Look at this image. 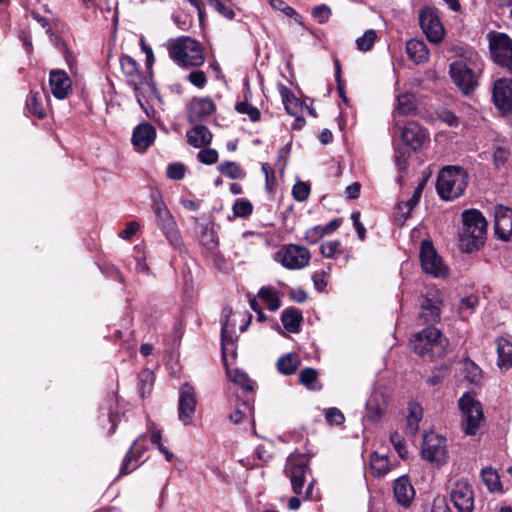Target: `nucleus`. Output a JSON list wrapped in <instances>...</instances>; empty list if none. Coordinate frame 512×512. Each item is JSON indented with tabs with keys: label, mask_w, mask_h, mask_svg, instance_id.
I'll list each match as a JSON object with an SVG mask.
<instances>
[{
	"label": "nucleus",
	"mask_w": 512,
	"mask_h": 512,
	"mask_svg": "<svg viewBox=\"0 0 512 512\" xmlns=\"http://www.w3.org/2000/svg\"><path fill=\"white\" fill-rule=\"evenodd\" d=\"M185 175V167L183 164H170L167 167V177L173 180H180Z\"/></svg>",
	"instance_id": "obj_57"
},
{
	"label": "nucleus",
	"mask_w": 512,
	"mask_h": 512,
	"mask_svg": "<svg viewBox=\"0 0 512 512\" xmlns=\"http://www.w3.org/2000/svg\"><path fill=\"white\" fill-rule=\"evenodd\" d=\"M423 416L421 406L415 402H410L408 405V415L406 420V432L414 435L419 429V422Z\"/></svg>",
	"instance_id": "obj_37"
},
{
	"label": "nucleus",
	"mask_w": 512,
	"mask_h": 512,
	"mask_svg": "<svg viewBox=\"0 0 512 512\" xmlns=\"http://www.w3.org/2000/svg\"><path fill=\"white\" fill-rule=\"evenodd\" d=\"M279 91L286 112L295 117L296 125H294V128H301L305 124L304 118L300 115L302 102L284 85L280 86Z\"/></svg>",
	"instance_id": "obj_21"
},
{
	"label": "nucleus",
	"mask_w": 512,
	"mask_h": 512,
	"mask_svg": "<svg viewBox=\"0 0 512 512\" xmlns=\"http://www.w3.org/2000/svg\"><path fill=\"white\" fill-rule=\"evenodd\" d=\"M376 38L377 34L374 30L370 29L365 31V33L356 40L357 48L360 51H369L373 47Z\"/></svg>",
	"instance_id": "obj_46"
},
{
	"label": "nucleus",
	"mask_w": 512,
	"mask_h": 512,
	"mask_svg": "<svg viewBox=\"0 0 512 512\" xmlns=\"http://www.w3.org/2000/svg\"><path fill=\"white\" fill-rule=\"evenodd\" d=\"M320 252L326 258H335L341 253V242L338 240L323 242L320 246Z\"/></svg>",
	"instance_id": "obj_47"
},
{
	"label": "nucleus",
	"mask_w": 512,
	"mask_h": 512,
	"mask_svg": "<svg viewBox=\"0 0 512 512\" xmlns=\"http://www.w3.org/2000/svg\"><path fill=\"white\" fill-rule=\"evenodd\" d=\"M492 58L498 65L512 72V40L505 33H494L489 40Z\"/></svg>",
	"instance_id": "obj_11"
},
{
	"label": "nucleus",
	"mask_w": 512,
	"mask_h": 512,
	"mask_svg": "<svg viewBox=\"0 0 512 512\" xmlns=\"http://www.w3.org/2000/svg\"><path fill=\"white\" fill-rule=\"evenodd\" d=\"M261 170L265 175V185L267 190L272 191L276 183L274 170L267 163L262 164Z\"/></svg>",
	"instance_id": "obj_56"
},
{
	"label": "nucleus",
	"mask_w": 512,
	"mask_h": 512,
	"mask_svg": "<svg viewBox=\"0 0 512 512\" xmlns=\"http://www.w3.org/2000/svg\"><path fill=\"white\" fill-rule=\"evenodd\" d=\"M419 24L422 32L432 44H440L445 37V28L440 20L438 10L424 6L419 11Z\"/></svg>",
	"instance_id": "obj_9"
},
{
	"label": "nucleus",
	"mask_w": 512,
	"mask_h": 512,
	"mask_svg": "<svg viewBox=\"0 0 512 512\" xmlns=\"http://www.w3.org/2000/svg\"><path fill=\"white\" fill-rule=\"evenodd\" d=\"M461 217L462 228L459 231L461 250L470 253L480 249L486 241L487 220L477 209L464 210Z\"/></svg>",
	"instance_id": "obj_1"
},
{
	"label": "nucleus",
	"mask_w": 512,
	"mask_h": 512,
	"mask_svg": "<svg viewBox=\"0 0 512 512\" xmlns=\"http://www.w3.org/2000/svg\"><path fill=\"white\" fill-rule=\"evenodd\" d=\"M141 437L142 436L134 440L130 449L126 453L120 467V475H127L135 470L138 465H132V462H137L142 457L143 453L147 450L146 446L139 444Z\"/></svg>",
	"instance_id": "obj_27"
},
{
	"label": "nucleus",
	"mask_w": 512,
	"mask_h": 512,
	"mask_svg": "<svg viewBox=\"0 0 512 512\" xmlns=\"http://www.w3.org/2000/svg\"><path fill=\"white\" fill-rule=\"evenodd\" d=\"M410 344L418 355L436 359L446 354L449 342L440 330L429 326L415 333L410 340Z\"/></svg>",
	"instance_id": "obj_5"
},
{
	"label": "nucleus",
	"mask_w": 512,
	"mask_h": 512,
	"mask_svg": "<svg viewBox=\"0 0 512 512\" xmlns=\"http://www.w3.org/2000/svg\"><path fill=\"white\" fill-rule=\"evenodd\" d=\"M49 83L52 94L58 99H65L71 91V80L63 70H52Z\"/></svg>",
	"instance_id": "obj_24"
},
{
	"label": "nucleus",
	"mask_w": 512,
	"mask_h": 512,
	"mask_svg": "<svg viewBox=\"0 0 512 512\" xmlns=\"http://www.w3.org/2000/svg\"><path fill=\"white\" fill-rule=\"evenodd\" d=\"M390 442L393 445L399 457L402 459H406L408 456V451L404 443L403 437L397 431H393L390 433Z\"/></svg>",
	"instance_id": "obj_49"
},
{
	"label": "nucleus",
	"mask_w": 512,
	"mask_h": 512,
	"mask_svg": "<svg viewBox=\"0 0 512 512\" xmlns=\"http://www.w3.org/2000/svg\"><path fill=\"white\" fill-rule=\"evenodd\" d=\"M120 65L121 70L126 77V82L133 91L144 88L151 90L149 85L154 83L151 71H147L146 73L141 72L136 60L128 55L120 58Z\"/></svg>",
	"instance_id": "obj_10"
},
{
	"label": "nucleus",
	"mask_w": 512,
	"mask_h": 512,
	"mask_svg": "<svg viewBox=\"0 0 512 512\" xmlns=\"http://www.w3.org/2000/svg\"><path fill=\"white\" fill-rule=\"evenodd\" d=\"M148 430L151 432V443L155 445L158 450H160V447H165L161 442L162 433L160 430L156 429L154 423H149Z\"/></svg>",
	"instance_id": "obj_64"
},
{
	"label": "nucleus",
	"mask_w": 512,
	"mask_h": 512,
	"mask_svg": "<svg viewBox=\"0 0 512 512\" xmlns=\"http://www.w3.org/2000/svg\"><path fill=\"white\" fill-rule=\"evenodd\" d=\"M292 195L298 202L306 201L310 195V186L306 182L298 181L292 188Z\"/></svg>",
	"instance_id": "obj_51"
},
{
	"label": "nucleus",
	"mask_w": 512,
	"mask_h": 512,
	"mask_svg": "<svg viewBox=\"0 0 512 512\" xmlns=\"http://www.w3.org/2000/svg\"><path fill=\"white\" fill-rule=\"evenodd\" d=\"M188 143L194 147L207 145L212 140V134L209 129L203 125H195L193 129L187 132Z\"/></svg>",
	"instance_id": "obj_34"
},
{
	"label": "nucleus",
	"mask_w": 512,
	"mask_h": 512,
	"mask_svg": "<svg viewBox=\"0 0 512 512\" xmlns=\"http://www.w3.org/2000/svg\"><path fill=\"white\" fill-rule=\"evenodd\" d=\"M149 86L151 87V90L144 88L141 90H136L134 91V93L138 104L140 105L141 109L146 114V116L150 119H155L157 112L154 109L153 105L150 104L149 100L157 101L158 103L162 104V98L155 83L150 84Z\"/></svg>",
	"instance_id": "obj_22"
},
{
	"label": "nucleus",
	"mask_w": 512,
	"mask_h": 512,
	"mask_svg": "<svg viewBox=\"0 0 512 512\" xmlns=\"http://www.w3.org/2000/svg\"><path fill=\"white\" fill-rule=\"evenodd\" d=\"M467 184L468 174L462 167L447 166L438 175L436 189L443 200L451 201L464 193Z\"/></svg>",
	"instance_id": "obj_6"
},
{
	"label": "nucleus",
	"mask_w": 512,
	"mask_h": 512,
	"mask_svg": "<svg viewBox=\"0 0 512 512\" xmlns=\"http://www.w3.org/2000/svg\"><path fill=\"white\" fill-rule=\"evenodd\" d=\"M477 305L478 297L475 295H470L461 299L458 309L460 313H463L473 310Z\"/></svg>",
	"instance_id": "obj_62"
},
{
	"label": "nucleus",
	"mask_w": 512,
	"mask_h": 512,
	"mask_svg": "<svg viewBox=\"0 0 512 512\" xmlns=\"http://www.w3.org/2000/svg\"><path fill=\"white\" fill-rule=\"evenodd\" d=\"M421 454L422 457L429 462L437 464L445 463L447 458L446 439L434 432L425 434Z\"/></svg>",
	"instance_id": "obj_12"
},
{
	"label": "nucleus",
	"mask_w": 512,
	"mask_h": 512,
	"mask_svg": "<svg viewBox=\"0 0 512 512\" xmlns=\"http://www.w3.org/2000/svg\"><path fill=\"white\" fill-rule=\"evenodd\" d=\"M441 301L438 297L433 295L432 297L425 296L421 301V311L419 314V320L422 324L432 325L437 323L441 317Z\"/></svg>",
	"instance_id": "obj_23"
},
{
	"label": "nucleus",
	"mask_w": 512,
	"mask_h": 512,
	"mask_svg": "<svg viewBox=\"0 0 512 512\" xmlns=\"http://www.w3.org/2000/svg\"><path fill=\"white\" fill-rule=\"evenodd\" d=\"M151 209L155 215L157 226L168 242L175 248H180L182 238L177 223L160 194L152 196Z\"/></svg>",
	"instance_id": "obj_7"
},
{
	"label": "nucleus",
	"mask_w": 512,
	"mask_h": 512,
	"mask_svg": "<svg viewBox=\"0 0 512 512\" xmlns=\"http://www.w3.org/2000/svg\"><path fill=\"white\" fill-rule=\"evenodd\" d=\"M302 314L296 308H287L282 312L281 322L284 328L290 333H297L300 330Z\"/></svg>",
	"instance_id": "obj_35"
},
{
	"label": "nucleus",
	"mask_w": 512,
	"mask_h": 512,
	"mask_svg": "<svg viewBox=\"0 0 512 512\" xmlns=\"http://www.w3.org/2000/svg\"><path fill=\"white\" fill-rule=\"evenodd\" d=\"M509 150L504 147H497L493 154L494 164L499 168L503 166L509 158Z\"/></svg>",
	"instance_id": "obj_63"
},
{
	"label": "nucleus",
	"mask_w": 512,
	"mask_h": 512,
	"mask_svg": "<svg viewBox=\"0 0 512 512\" xmlns=\"http://www.w3.org/2000/svg\"><path fill=\"white\" fill-rule=\"evenodd\" d=\"M198 158L202 163L211 165L218 160V153L215 149H203L198 153Z\"/></svg>",
	"instance_id": "obj_58"
},
{
	"label": "nucleus",
	"mask_w": 512,
	"mask_h": 512,
	"mask_svg": "<svg viewBox=\"0 0 512 512\" xmlns=\"http://www.w3.org/2000/svg\"><path fill=\"white\" fill-rule=\"evenodd\" d=\"M169 56L180 67H199L205 61L204 48L200 42L189 36L169 41Z\"/></svg>",
	"instance_id": "obj_4"
},
{
	"label": "nucleus",
	"mask_w": 512,
	"mask_h": 512,
	"mask_svg": "<svg viewBox=\"0 0 512 512\" xmlns=\"http://www.w3.org/2000/svg\"><path fill=\"white\" fill-rule=\"evenodd\" d=\"M299 381L309 390H320L321 385L318 382V372L314 368H304L299 373Z\"/></svg>",
	"instance_id": "obj_39"
},
{
	"label": "nucleus",
	"mask_w": 512,
	"mask_h": 512,
	"mask_svg": "<svg viewBox=\"0 0 512 512\" xmlns=\"http://www.w3.org/2000/svg\"><path fill=\"white\" fill-rule=\"evenodd\" d=\"M420 261L424 272L427 274L434 277H443L448 273L447 266L429 241H423L421 244Z\"/></svg>",
	"instance_id": "obj_14"
},
{
	"label": "nucleus",
	"mask_w": 512,
	"mask_h": 512,
	"mask_svg": "<svg viewBox=\"0 0 512 512\" xmlns=\"http://www.w3.org/2000/svg\"><path fill=\"white\" fill-rule=\"evenodd\" d=\"M26 108L34 116L43 118L45 116V109L41 102V94L39 92L31 91L26 99Z\"/></svg>",
	"instance_id": "obj_40"
},
{
	"label": "nucleus",
	"mask_w": 512,
	"mask_h": 512,
	"mask_svg": "<svg viewBox=\"0 0 512 512\" xmlns=\"http://www.w3.org/2000/svg\"><path fill=\"white\" fill-rule=\"evenodd\" d=\"M199 229L200 244L206 249L207 252L211 253L213 256H216L218 248V238L213 227L207 224L200 225Z\"/></svg>",
	"instance_id": "obj_33"
},
{
	"label": "nucleus",
	"mask_w": 512,
	"mask_h": 512,
	"mask_svg": "<svg viewBox=\"0 0 512 512\" xmlns=\"http://www.w3.org/2000/svg\"><path fill=\"white\" fill-rule=\"evenodd\" d=\"M494 229L497 237L503 241L512 238V209L503 205L495 206Z\"/></svg>",
	"instance_id": "obj_19"
},
{
	"label": "nucleus",
	"mask_w": 512,
	"mask_h": 512,
	"mask_svg": "<svg viewBox=\"0 0 512 512\" xmlns=\"http://www.w3.org/2000/svg\"><path fill=\"white\" fill-rule=\"evenodd\" d=\"M428 139V134L418 123L407 122L399 127V140L394 138L395 159L400 170H404L412 151L420 149Z\"/></svg>",
	"instance_id": "obj_3"
},
{
	"label": "nucleus",
	"mask_w": 512,
	"mask_h": 512,
	"mask_svg": "<svg viewBox=\"0 0 512 512\" xmlns=\"http://www.w3.org/2000/svg\"><path fill=\"white\" fill-rule=\"evenodd\" d=\"M232 209L235 216L240 218H246L251 215L253 211V206L249 200L238 199L234 203Z\"/></svg>",
	"instance_id": "obj_48"
},
{
	"label": "nucleus",
	"mask_w": 512,
	"mask_h": 512,
	"mask_svg": "<svg viewBox=\"0 0 512 512\" xmlns=\"http://www.w3.org/2000/svg\"><path fill=\"white\" fill-rule=\"evenodd\" d=\"M188 80L198 88H203L207 82L206 74L201 70L192 71L188 75Z\"/></svg>",
	"instance_id": "obj_61"
},
{
	"label": "nucleus",
	"mask_w": 512,
	"mask_h": 512,
	"mask_svg": "<svg viewBox=\"0 0 512 512\" xmlns=\"http://www.w3.org/2000/svg\"><path fill=\"white\" fill-rule=\"evenodd\" d=\"M492 99L499 110L510 111L512 109V79H497L493 84Z\"/></svg>",
	"instance_id": "obj_18"
},
{
	"label": "nucleus",
	"mask_w": 512,
	"mask_h": 512,
	"mask_svg": "<svg viewBox=\"0 0 512 512\" xmlns=\"http://www.w3.org/2000/svg\"><path fill=\"white\" fill-rule=\"evenodd\" d=\"M301 364L299 356L295 353H288L281 356L276 363L278 371L283 375L294 374Z\"/></svg>",
	"instance_id": "obj_36"
},
{
	"label": "nucleus",
	"mask_w": 512,
	"mask_h": 512,
	"mask_svg": "<svg viewBox=\"0 0 512 512\" xmlns=\"http://www.w3.org/2000/svg\"><path fill=\"white\" fill-rule=\"evenodd\" d=\"M235 336L232 330L229 329V325L226 322L222 323L221 328V348H222V355L223 359L225 360L227 357V354L230 352L231 354H234V343H235Z\"/></svg>",
	"instance_id": "obj_38"
},
{
	"label": "nucleus",
	"mask_w": 512,
	"mask_h": 512,
	"mask_svg": "<svg viewBox=\"0 0 512 512\" xmlns=\"http://www.w3.org/2000/svg\"><path fill=\"white\" fill-rule=\"evenodd\" d=\"M409 58L416 64L425 63L429 59V50L423 40L411 39L406 43Z\"/></svg>",
	"instance_id": "obj_30"
},
{
	"label": "nucleus",
	"mask_w": 512,
	"mask_h": 512,
	"mask_svg": "<svg viewBox=\"0 0 512 512\" xmlns=\"http://www.w3.org/2000/svg\"><path fill=\"white\" fill-rule=\"evenodd\" d=\"M156 137L155 128L148 123L137 125L132 134V144L137 152L146 151L154 142Z\"/></svg>",
	"instance_id": "obj_20"
},
{
	"label": "nucleus",
	"mask_w": 512,
	"mask_h": 512,
	"mask_svg": "<svg viewBox=\"0 0 512 512\" xmlns=\"http://www.w3.org/2000/svg\"><path fill=\"white\" fill-rule=\"evenodd\" d=\"M325 419L331 425H340L345 420L343 413L335 407L325 410Z\"/></svg>",
	"instance_id": "obj_54"
},
{
	"label": "nucleus",
	"mask_w": 512,
	"mask_h": 512,
	"mask_svg": "<svg viewBox=\"0 0 512 512\" xmlns=\"http://www.w3.org/2000/svg\"><path fill=\"white\" fill-rule=\"evenodd\" d=\"M258 297L263 300L268 309L271 311H276L280 307V299L277 293L270 287H262L258 292Z\"/></svg>",
	"instance_id": "obj_43"
},
{
	"label": "nucleus",
	"mask_w": 512,
	"mask_h": 512,
	"mask_svg": "<svg viewBox=\"0 0 512 512\" xmlns=\"http://www.w3.org/2000/svg\"><path fill=\"white\" fill-rule=\"evenodd\" d=\"M275 259L287 269H301L308 265L310 253L305 247L291 244L278 251Z\"/></svg>",
	"instance_id": "obj_13"
},
{
	"label": "nucleus",
	"mask_w": 512,
	"mask_h": 512,
	"mask_svg": "<svg viewBox=\"0 0 512 512\" xmlns=\"http://www.w3.org/2000/svg\"><path fill=\"white\" fill-rule=\"evenodd\" d=\"M417 113V100L412 93H402L397 95L396 106L393 110V119L395 121V127L398 126L396 121L399 116H413Z\"/></svg>",
	"instance_id": "obj_25"
},
{
	"label": "nucleus",
	"mask_w": 512,
	"mask_h": 512,
	"mask_svg": "<svg viewBox=\"0 0 512 512\" xmlns=\"http://www.w3.org/2000/svg\"><path fill=\"white\" fill-rule=\"evenodd\" d=\"M197 398L195 389L185 382L179 391L178 419L184 425H190L196 412Z\"/></svg>",
	"instance_id": "obj_15"
},
{
	"label": "nucleus",
	"mask_w": 512,
	"mask_h": 512,
	"mask_svg": "<svg viewBox=\"0 0 512 512\" xmlns=\"http://www.w3.org/2000/svg\"><path fill=\"white\" fill-rule=\"evenodd\" d=\"M393 491L396 501L404 507H408L415 496V490L406 476L395 480Z\"/></svg>",
	"instance_id": "obj_26"
},
{
	"label": "nucleus",
	"mask_w": 512,
	"mask_h": 512,
	"mask_svg": "<svg viewBox=\"0 0 512 512\" xmlns=\"http://www.w3.org/2000/svg\"><path fill=\"white\" fill-rule=\"evenodd\" d=\"M141 437L142 436L134 440L130 449L126 453L120 467V475H127L135 470L138 465H132V462H137L142 457L143 453L147 450L146 446L139 444Z\"/></svg>",
	"instance_id": "obj_28"
},
{
	"label": "nucleus",
	"mask_w": 512,
	"mask_h": 512,
	"mask_svg": "<svg viewBox=\"0 0 512 512\" xmlns=\"http://www.w3.org/2000/svg\"><path fill=\"white\" fill-rule=\"evenodd\" d=\"M482 60L475 51H467L464 57L450 64L449 74L455 85L464 93L473 92L478 84L477 71L482 68Z\"/></svg>",
	"instance_id": "obj_2"
},
{
	"label": "nucleus",
	"mask_w": 512,
	"mask_h": 512,
	"mask_svg": "<svg viewBox=\"0 0 512 512\" xmlns=\"http://www.w3.org/2000/svg\"><path fill=\"white\" fill-rule=\"evenodd\" d=\"M370 466L372 473L376 476L385 475L390 470L388 457L386 455H379L376 452L371 455Z\"/></svg>",
	"instance_id": "obj_42"
},
{
	"label": "nucleus",
	"mask_w": 512,
	"mask_h": 512,
	"mask_svg": "<svg viewBox=\"0 0 512 512\" xmlns=\"http://www.w3.org/2000/svg\"><path fill=\"white\" fill-rule=\"evenodd\" d=\"M270 4L274 9L282 11L288 17L294 18L297 23H299V24L302 23L301 22L302 17L296 12V10L294 8L286 5L283 0H271Z\"/></svg>",
	"instance_id": "obj_50"
},
{
	"label": "nucleus",
	"mask_w": 512,
	"mask_h": 512,
	"mask_svg": "<svg viewBox=\"0 0 512 512\" xmlns=\"http://www.w3.org/2000/svg\"><path fill=\"white\" fill-rule=\"evenodd\" d=\"M422 190L423 186L420 184L415 188L413 195L407 201H401L398 203L397 208L399 213H401V216L406 218L411 213L413 208L419 203Z\"/></svg>",
	"instance_id": "obj_41"
},
{
	"label": "nucleus",
	"mask_w": 512,
	"mask_h": 512,
	"mask_svg": "<svg viewBox=\"0 0 512 512\" xmlns=\"http://www.w3.org/2000/svg\"><path fill=\"white\" fill-rule=\"evenodd\" d=\"M215 111V104L209 98H201L194 101L190 110V121L195 122L200 118L211 115Z\"/></svg>",
	"instance_id": "obj_32"
},
{
	"label": "nucleus",
	"mask_w": 512,
	"mask_h": 512,
	"mask_svg": "<svg viewBox=\"0 0 512 512\" xmlns=\"http://www.w3.org/2000/svg\"><path fill=\"white\" fill-rule=\"evenodd\" d=\"M218 170L230 179H237L240 176L241 170L239 166L232 161H226L218 166Z\"/></svg>",
	"instance_id": "obj_52"
},
{
	"label": "nucleus",
	"mask_w": 512,
	"mask_h": 512,
	"mask_svg": "<svg viewBox=\"0 0 512 512\" xmlns=\"http://www.w3.org/2000/svg\"><path fill=\"white\" fill-rule=\"evenodd\" d=\"M331 14L330 8L326 5H319L313 8L312 15L319 23H325Z\"/></svg>",
	"instance_id": "obj_60"
},
{
	"label": "nucleus",
	"mask_w": 512,
	"mask_h": 512,
	"mask_svg": "<svg viewBox=\"0 0 512 512\" xmlns=\"http://www.w3.org/2000/svg\"><path fill=\"white\" fill-rule=\"evenodd\" d=\"M231 380L246 390H250L251 386L249 385L248 376L239 370H235L234 372H228Z\"/></svg>",
	"instance_id": "obj_59"
},
{
	"label": "nucleus",
	"mask_w": 512,
	"mask_h": 512,
	"mask_svg": "<svg viewBox=\"0 0 512 512\" xmlns=\"http://www.w3.org/2000/svg\"><path fill=\"white\" fill-rule=\"evenodd\" d=\"M462 413V426L467 435H476L483 420L482 405L469 392H466L458 401Z\"/></svg>",
	"instance_id": "obj_8"
},
{
	"label": "nucleus",
	"mask_w": 512,
	"mask_h": 512,
	"mask_svg": "<svg viewBox=\"0 0 512 512\" xmlns=\"http://www.w3.org/2000/svg\"><path fill=\"white\" fill-rule=\"evenodd\" d=\"M235 110L240 114H247L252 122H257L260 120L261 114L259 109L248 103L247 100L236 103Z\"/></svg>",
	"instance_id": "obj_45"
},
{
	"label": "nucleus",
	"mask_w": 512,
	"mask_h": 512,
	"mask_svg": "<svg viewBox=\"0 0 512 512\" xmlns=\"http://www.w3.org/2000/svg\"><path fill=\"white\" fill-rule=\"evenodd\" d=\"M309 471L307 460L301 456H290L287 459L285 473L290 478L292 490L295 494L301 495L306 474Z\"/></svg>",
	"instance_id": "obj_16"
},
{
	"label": "nucleus",
	"mask_w": 512,
	"mask_h": 512,
	"mask_svg": "<svg viewBox=\"0 0 512 512\" xmlns=\"http://www.w3.org/2000/svg\"><path fill=\"white\" fill-rule=\"evenodd\" d=\"M481 477L487 488L494 492L498 489L500 482L499 476L495 470L492 468H483L481 470Z\"/></svg>",
	"instance_id": "obj_44"
},
{
	"label": "nucleus",
	"mask_w": 512,
	"mask_h": 512,
	"mask_svg": "<svg viewBox=\"0 0 512 512\" xmlns=\"http://www.w3.org/2000/svg\"><path fill=\"white\" fill-rule=\"evenodd\" d=\"M497 344V365L503 370L507 371L512 367V343L505 338H498Z\"/></svg>",
	"instance_id": "obj_31"
},
{
	"label": "nucleus",
	"mask_w": 512,
	"mask_h": 512,
	"mask_svg": "<svg viewBox=\"0 0 512 512\" xmlns=\"http://www.w3.org/2000/svg\"><path fill=\"white\" fill-rule=\"evenodd\" d=\"M450 498L458 512L473 511L474 493L468 481H457L451 490Z\"/></svg>",
	"instance_id": "obj_17"
},
{
	"label": "nucleus",
	"mask_w": 512,
	"mask_h": 512,
	"mask_svg": "<svg viewBox=\"0 0 512 512\" xmlns=\"http://www.w3.org/2000/svg\"><path fill=\"white\" fill-rule=\"evenodd\" d=\"M325 235L326 234L322 228V225H317V226H314L306 231L305 239L309 243L314 244V243L318 242Z\"/></svg>",
	"instance_id": "obj_55"
},
{
	"label": "nucleus",
	"mask_w": 512,
	"mask_h": 512,
	"mask_svg": "<svg viewBox=\"0 0 512 512\" xmlns=\"http://www.w3.org/2000/svg\"><path fill=\"white\" fill-rule=\"evenodd\" d=\"M153 385V374L150 371H143L139 375V390L141 396L144 397L145 393H150Z\"/></svg>",
	"instance_id": "obj_53"
},
{
	"label": "nucleus",
	"mask_w": 512,
	"mask_h": 512,
	"mask_svg": "<svg viewBox=\"0 0 512 512\" xmlns=\"http://www.w3.org/2000/svg\"><path fill=\"white\" fill-rule=\"evenodd\" d=\"M387 408V398L384 393L375 391L366 403L367 417L371 421L379 420Z\"/></svg>",
	"instance_id": "obj_29"
}]
</instances>
